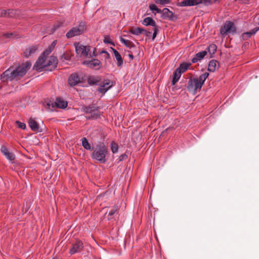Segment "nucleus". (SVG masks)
<instances>
[{"mask_svg": "<svg viewBox=\"0 0 259 259\" xmlns=\"http://www.w3.org/2000/svg\"><path fill=\"white\" fill-rule=\"evenodd\" d=\"M111 49L112 50L114 56L116 58V60L117 61V65L118 66H121L123 64V59L121 56V55L119 54V53L115 49L113 48H111Z\"/></svg>", "mask_w": 259, "mask_h": 259, "instance_id": "nucleus-23", "label": "nucleus"}, {"mask_svg": "<svg viewBox=\"0 0 259 259\" xmlns=\"http://www.w3.org/2000/svg\"><path fill=\"white\" fill-rule=\"evenodd\" d=\"M105 51H102L101 53H105Z\"/></svg>", "mask_w": 259, "mask_h": 259, "instance_id": "nucleus-50", "label": "nucleus"}, {"mask_svg": "<svg viewBox=\"0 0 259 259\" xmlns=\"http://www.w3.org/2000/svg\"><path fill=\"white\" fill-rule=\"evenodd\" d=\"M162 17L164 19H168L170 21H175L178 17L174 13L168 8H165L162 10Z\"/></svg>", "mask_w": 259, "mask_h": 259, "instance_id": "nucleus-17", "label": "nucleus"}, {"mask_svg": "<svg viewBox=\"0 0 259 259\" xmlns=\"http://www.w3.org/2000/svg\"><path fill=\"white\" fill-rule=\"evenodd\" d=\"M54 48V46L51 45L42 53L40 56H43L45 58H47L48 56L51 53Z\"/></svg>", "mask_w": 259, "mask_h": 259, "instance_id": "nucleus-30", "label": "nucleus"}, {"mask_svg": "<svg viewBox=\"0 0 259 259\" xmlns=\"http://www.w3.org/2000/svg\"><path fill=\"white\" fill-rule=\"evenodd\" d=\"M200 4H203L206 6L210 5L208 0H183L180 3L179 6L191 7L197 6Z\"/></svg>", "mask_w": 259, "mask_h": 259, "instance_id": "nucleus-8", "label": "nucleus"}, {"mask_svg": "<svg viewBox=\"0 0 259 259\" xmlns=\"http://www.w3.org/2000/svg\"><path fill=\"white\" fill-rule=\"evenodd\" d=\"M191 65V64L190 63L184 62L181 63L179 68H177V69H178V71L183 73H184Z\"/></svg>", "mask_w": 259, "mask_h": 259, "instance_id": "nucleus-26", "label": "nucleus"}, {"mask_svg": "<svg viewBox=\"0 0 259 259\" xmlns=\"http://www.w3.org/2000/svg\"><path fill=\"white\" fill-rule=\"evenodd\" d=\"M1 152L9 160L13 161L15 160V156L14 154L10 152L6 147L4 146H2Z\"/></svg>", "mask_w": 259, "mask_h": 259, "instance_id": "nucleus-19", "label": "nucleus"}, {"mask_svg": "<svg viewBox=\"0 0 259 259\" xmlns=\"http://www.w3.org/2000/svg\"><path fill=\"white\" fill-rule=\"evenodd\" d=\"M207 52L206 51H202L196 54L195 56L192 59V62L193 63H197L198 61L202 59L206 55Z\"/></svg>", "mask_w": 259, "mask_h": 259, "instance_id": "nucleus-21", "label": "nucleus"}, {"mask_svg": "<svg viewBox=\"0 0 259 259\" xmlns=\"http://www.w3.org/2000/svg\"><path fill=\"white\" fill-rule=\"evenodd\" d=\"M111 150L113 153H116L118 152V146L117 144L114 142H112L111 143Z\"/></svg>", "mask_w": 259, "mask_h": 259, "instance_id": "nucleus-33", "label": "nucleus"}, {"mask_svg": "<svg viewBox=\"0 0 259 259\" xmlns=\"http://www.w3.org/2000/svg\"><path fill=\"white\" fill-rule=\"evenodd\" d=\"M182 73H181L178 69H176L173 73V78L171 82L172 85H175L179 80Z\"/></svg>", "mask_w": 259, "mask_h": 259, "instance_id": "nucleus-25", "label": "nucleus"}, {"mask_svg": "<svg viewBox=\"0 0 259 259\" xmlns=\"http://www.w3.org/2000/svg\"><path fill=\"white\" fill-rule=\"evenodd\" d=\"M143 28L140 27H132L129 29V32L134 35H139L142 33Z\"/></svg>", "mask_w": 259, "mask_h": 259, "instance_id": "nucleus-27", "label": "nucleus"}, {"mask_svg": "<svg viewBox=\"0 0 259 259\" xmlns=\"http://www.w3.org/2000/svg\"><path fill=\"white\" fill-rule=\"evenodd\" d=\"M49 107H57L60 109H65L68 105V102L61 98H57L54 102H49L47 104Z\"/></svg>", "mask_w": 259, "mask_h": 259, "instance_id": "nucleus-10", "label": "nucleus"}, {"mask_svg": "<svg viewBox=\"0 0 259 259\" xmlns=\"http://www.w3.org/2000/svg\"><path fill=\"white\" fill-rule=\"evenodd\" d=\"M105 54H106V58H109V57H110V55H109V54L107 51H105Z\"/></svg>", "mask_w": 259, "mask_h": 259, "instance_id": "nucleus-48", "label": "nucleus"}, {"mask_svg": "<svg viewBox=\"0 0 259 259\" xmlns=\"http://www.w3.org/2000/svg\"><path fill=\"white\" fill-rule=\"evenodd\" d=\"M100 108L94 105H90L83 108V111L88 115L86 116L88 119H98L100 117Z\"/></svg>", "mask_w": 259, "mask_h": 259, "instance_id": "nucleus-6", "label": "nucleus"}, {"mask_svg": "<svg viewBox=\"0 0 259 259\" xmlns=\"http://www.w3.org/2000/svg\"><path fill=\"white\" fill-rule=\"evenodd\" d=\"M142 24L145 26H151L153 27L152 40H154L159 32V27L156 25L155 21L150 17L144 19Z\"/></svg>", "mask_w": 259, "mask_h": 259, "instance_id": "nucleus-9", "label": "nucleus"}, {"mask_svg": "<svg viewBox=\"0 0 259 259\" xmlns=\"http://www.w3.org/2000/svg\"><path fill=\"white\" fill-rule=\"evenodd\" d=\"M75 50L78 55L88 57L90 49L89 47L84 46L78 43L75 45Z\"/></svg>", "mask_w": 259, "mask_h": 259, "instance_id": "nucleus-13", "label": "nucleus"}, {"mask_svg": "<svg viewBox=\"0 0 259 259\" xmlns=\"http://www.w3.org/2000/svg\"><path fill=\"white\" fill-rule=\"evenodd\" d=\"M81 143L82 147L86 150H92L93 148L91 147V144L89 143L87 139L85 137L81 139Z\"/></svg>", "mask_w": 259, "mask_h": 259, "instance_id": "nucleus-28", "label": "nucleus"}, {"mask_svg": "<svg viewBox=\"0 0 259 259\" xmlns=\"http://www.w3.org/2000/svg\"><path fill=\"white\" fill-rule=\"evenodd\" d=\"M143 30L144 31H142V33H144V35L146 36H147V37H149L151 35V32L150 31H148L145 29H144L143 28Z\"/></svg>", "mask_w": 259, "mask_h": 259, "instance_id": "nucleus-38", "label": "nucleus"}, {"mask_svg": "<svg viewBox=\"0 0 259 259\" xmlns=\"http://www.w3.org/2000/svg\"><path fill=\"white\" fill-rule=\"evenodd\" d=\"M101 80V77L98 76H90L87 79L88 83L91 85H97Z\"/></svg>", "mask_w": 259, "mask_h": 259, "instance_id": "nucleus-24", "label": "nucleus"}, {"mask_svg": "<svg viewBox=\"0 0 259 259\" xmlns=\"http://www.w3.org/2000/svg\"><path fill=\"white\" fill-rule=\"evenodd\" d=\"M29 126L31 131L41 133L43 132V127H45L43 122L41 125H39L34 119L30 118L28 121Z\"/></svg>", "mask_w": 259, "mask_h": 259, "instance_id": "nucleus-11", "label": "nucleus"}, {"mask_svg": "<svg viewBox=\"0 0 259 259\" xmlns=\"http://www.w3.org/2000/svg\"><path fill=\"white\" fill-rule=\"evenodd\" d=\"M83 248V243L80 240H76L75 242L72 244V247L69 250L71 254L81 252Z\"/></svg>", "mask_w": 259, "mask_h": 259, "instance_id": "nucleus-12", "label": "nucleus"}, {"mask_svg": "<svg viewBox=\"0 0 259 259\" xmlns=\"http://www.w3.org/2000/svg\"><path fill=\"white\" fill-rule=\"evenodd\" d=\"M170 1L171 0H155V2L157 4L164 6L166 4H169Z\"/></svg>", "mask_w": 259, "mask_h": 259, "instance_id": "nucleus-34", "label": "nucleus"}, {"mask_svg": "<svg viewBox=\"0 0 259 259\" xmlns=\"http://www.w3.org/2000/svg\"><path fill=\"white\" fill-rule=\"evenodd\" d=\"M83 64L87 65L89 67L96 70L100 69L102 67V63L98 59H94L90 61H85Z\"/></svg>", "mask_w": 259, "mask_h": 259, "instance_id": "nucleus-15", "label": "nucleus"}, {"mask_svg": "<svg viewBox=\"0 0 259 259\" xmlns=\"http://www.w3.org/2000/svg\"><path fill=\"white\" fill-rule=\"evenodd\" d=\"M7 16L8 18H14L16 17L18 10L13 9H8Z\"/></svg>", "mask_w": 259, "mask_h": 259, "instance_id": "nucleus-31", "label": "nucleus"}, {"mask_svg": "<svg viewBox=\"0 0 259 259\" xmlns=\"http://www.w3.org/2000/svg\"><path fill=\"white\" fill-rule=\"evenodd\" d=\"M209 3H210V5L214 4L215 3L217 0H208Z\"/></svg>", "mask_w": 259, "mask_h": 259, "instance_id": "nucleus-46", "label": "nucleus"}, {"mask_svg": "<svg viewBox=\"0 0 259 259\" xmlns=\"http://www.w3.org/2000/svg\"><path fill=\"white\" fill-rule=\"evenodd\" d=\"M127 158V156L125 154H122L120 155L119 157L118 160L119 162L122 161L123 159H125Z\"/></svg>", "mask_w": 259, "mask_h": 259, "instance_id": "nucleus-39", "label": "nucleus"}, {"mask_svg": "<svg viewBox=\"0 0 259 259\" xmlns=\"http://www.w3.org/2000/svg\"><path fill=\"white\" fill-rule=\"evenodd\" d=\"M250 33V31L244 33L243 34V37L246 36L247 37H250L251 36V33Z\"/></svg>", "mask_w": 259, "mask_h": 259, "instance_id": "nucleus-44", "label": "nucleus"}, {"mask_svg": "<svg viewBox=\"0 0 259 259\" xmlns=\"http://www.w3.org/2000/svg\"><path fill=\"white\" fill-rule=\"evenodd\" d=\"M16 124L21 129L24 130L26 127V124L24 122H21L17 120L16 121Z\"/></svg>", "mask_w": 259, "mask_h": 259, "instance_id": "nucleus-36", "label": "nucleus"}, {"mask_svg": "<svg viewBox=\"0 0 259 259\" xmlns=\"http://www.w3.org/2000/svg\"><path fill=\"white\" fill-rule=\"evenodd\" d=\"M113 85V82L109 79H104L98 88V90L100 93L104 94Z\"/></svg>", "mask_w": 259, "mask_h": 259, "instance_id": "nucleus-14", "label": "nucleus"}, {"mask_svg": "<svg viewBox=\"0 0 259 259\" xmlns=\"http://www.w3.org/2000/svg\"><path fill=\"white\" fill-rule=\"evenodd\" d=\"M259 30V27H255V28H254L253 29H251L250 31V33H251V35H254V34L256 33V32Z\"/></svg>", "mask_w": 259, "mask_h": 259, "instance_id": "nucleus-40", "label": "nucleus"}, {"mask_svg": "<svg viewBox=\"0 0 259 259\" xmlns=\"http://www.w3.org/2000/svg\"><path fill=\"white\" fill-rule=\"evenodd\" d=\"M13 35V33H6L4 34V36H5L6 37L10 38L12 37Z\"/></svg>", "mask_w": 259, "mask_h": 259, "instance_id": "nucleus-43", "label": "nucleus"}, {"mask_svg": "<svg viewBox=\"0 0 259 259\" xmlns=\"http://www.w3.org/2000/svg\"><path fill=\"white\" fill-rule=\"evenodd\" d=\"M128 57L132 60L134 59V56L132 54H130L128 55Z\"/></svg>", "mask_w": 259, "mask_h": 259, "instance_id": "nucleus-47", "label": "nucleus"}, {"mask_svg": "<svg viewBox=\"0 0 259 259\" xmlns=\"http://www.w3.org/2000/svg\"><path fill=\"white\" fill-rule=\"evenodd\" d=\"M0 17H3V18L8 17L7 10H1L0 9Z\"/></svg>", "mask_w": 259, "mask_h": 259, "instance_id": "nucleus-37", "label": "nucleus"}, {"mask_svg": "<svg viewBox=\"0 0 259 259\" xmlns=\"http://www.w3.org/2000/svg\"><path fill=\"white\" fill-rule=\"evenodd\" d=\"M219 67V63L215 60H210L208 66V70L210 72H214Z\"/></svg>", "mask_w": 259, "mask_h": 259, "instance_id": "nucleus-22", "label": "nucleus"}, {"mask_svg": "<svg viewBox=\"0 0 259 259\" xmlns=\"http://www.w3.org/2000/svg\"><path fill=\"white\" fill-rule=\"evenodd\" d=\"M120 40L121 42H122L127 48H134L135 47V45H134V44L128 40H126L124 38H123L122 37H120Z\"/></svg>", "mask_w": 259, "mask_h": 259, "instance_id": "nucleus-29", "label": "nucleus"}, {"mask_svg": "<svg viewBox=\"0 0 259 259\" xmlns=\"http://www.w3.org/2000/svg\"><path fill=\"white\" fill-rule=\"evenodd\" d=\"M236 32V27L231 21H226L220 29V33L223 36H226L228 33L234 34Z\"/></svg>", "mask_w": 259, "mask_h": 259, "instance_id": "nucleus-7", "label": "nucleus"}, {"mask_svg": "<svg viewBox=\"0 0 259 259\" xmlns=\"http://www.w3.org/2000/svg\"><path fill=\"white\" fill-rule=\"evenodd\" d=\"M68 84L71 86L74 87L80 82H81V78L77 73L71 74L68 78Z\"/></svg>", "mask_w": 259, "mask_h": 259, "instance_id": "nucleus-16", "label": "nucleus"}, {"mask_svg": "<svg viewBox=\"0 0 259 259\" xmlns=\"http://www.w3.org/2000/svg\"><path fill=\"white\" fill-rule=\"evenodd\" d=\"M38 48V46H32L28 48L25 49V51L23 52L24 57L28 58L30 57L31 56H33Z\"/></svg>", "mask_w": 259, "mask_h": 259, "instance_id": "nucleus-18", "label": "nucleus"}, {"mask_svg": "<svg viewBox=\"0 0 259 259\" xmlns=\"http://www.w3.org/2000/svg\"><path fill=\"white\" fill-rule=\"evenodd\" d=\"M87 30V23L84 21H79L77 26L72 28L66 34L67 38L79 35L83 33Z\"/></svg>", "mask_w": 259, "mask_h": 259, "instance_id": "nucleus-5", "label": "nucleus"}, {"mask_svg": "<svg viewBox=\"0 0 259 259\" xmlns=\"http://www.w3.org/2000/svg\"><path fill=\"white\" fill-rule=\"evenodd\" d=\"M119 206L117 205L114 206L106 214H107V219L108 220H112L114 218L115 216L117 215L119 212Z\"/></svg>", "mask_w": 259, "mask_h": 259, "instance_id": "nucleus-20", "label": "nucleus"}, {"mask_svg": "<svg viewBox=\"0 0 259 259\" xmlns=\"http://www.w3.org/2000/svg\"><path fill=\"white\" fill-rule=\"evenodd\" d=\"M157 6L155 4H150L149 6V8L150 10L155 11Z\"/></svg>", "mask_w": 259, "mask_h": 259, "instance_id": "nucleus-41", "label": "nucleus"}, {"mask_svg": "<svg viewBox=\"0 0 259 259\" xmlns=\"http://www.w3.org/2000/svg\"><path fill=\"white\" fill-rule=\"evenodd\" d=\"M31 63L30 61H26L17 66L15 69L9 68L1 75L3 81H12L18 80L23 77L30 68Z\"/></svg>", "mask_w": 259, "mask_h": 259, "instance_id": "nucleus-1", "label": "nucleus"}, {"mask_svg": "<svg viewBox=\"0 0 259 259\" xmlns=\"http://www.w3.org/2000/svg\"><path fill=\"white\" fill-rule=\"evenodd\" d=\"M108 153V148L103 143H101L94 149L91 157L101 163H105L107 161L106 156Z\"/></svg>", "mask_w": 259, "mask_h": 259, "instance_id": "nucleus-4", "label": "nucleus"}, {"mask_svg": "<svg viewBox=\"0 0 259 259\" xmlns=\"http://www.w3.org/2000/svg\"><path fill=\"white\" fill-rule=\"evenodd\" d=\"M155 11H156V13L154 14L155 15H156V13H162V10H161L157 7H156V8L155 9Z\"/></svg>", "mask_w": 259, "mask_h": 259, "instance_id": "nucleus-45", "label": "nucleus"}, {"mask_svg": "<svg viewBox=\"0 0 259 259\" xmlns=\"http://www.w3.org/2000/svg\"><path fill=\"white\" fill-rule=\"evenodd\" d=\"M55 41H54L52 45H54H54H55Z\"/></svg>", "mask_w": 259, "mask_h": 259, "instance_id": "nucleus-49", "label": "nucleus"}, {"mask_svg": "<svg viewBox=\"0 0 259 259\" xmlns=\"http://www.w3.org/2000/svg\"><path fill=\"white\" fill-rule=\"evenodd\" d=\"M63 25V23H60L59 24H55L53 26V29L54 31L56 30L57 29H58L60 26H62Z\"/></svg>", "mask_w": 259, "mask_h": 259, "instance_id": "nucleus-42", "label": "nucleus"}, {"mask_svg": "<svg viewBox=\"0 0 259 259\" xmlns=\"http://www.w3.org/2000/svg\"><path fill=\"white\" fill-rule=\"evenodd\" d=\"M208 76L209 73L205 72L201 74L198 78L194 77L189 78L187 85V90L195 94L198 90L201 89Z\"/></svg>", "mask_w": 259, "mask_h": 259, "instance_id": "nucleus-3", "label": "nucleus"}, {"mask_svg": "<svg viewBox=\"0 0 259 259\" xmlns=\"http://www.w3.org/2000/svg\"><path fill=\"white\" fill-rule=\"evenodd\" d=\"M217 49V46L214 44H211L207 47L208 52L210 55H213L216 52Z\"/></svg>", "mask_w": 259, "mask_h": 259, "instance_id": "nucleus-32", "label": "nucleus"}, {"mask_svg": "<svg viewBox=\"0 0 259 259\" xmlns=\"http://www.w3.org/2000/svg\"><path fill=\"white\" fill-rule=\"evenodd\" d=\"M103 42L105 44H109L113 46H114V42L112 41V40H111L110 38L108 36H106L104 37V38L103 39Z\"/></svg>", "mask_w": 259, "mask_h": 259, "instance_id": "nucleus-35", "label": "nucleus"}, {"mask_svg": "<svg viewBox=\"0 0 259 259\" xmlns=\"http://www.w3.org/2000/svg\"><path fill=\"white\" fill-rule=\"evenodd\" d=\"M47 59L39 56L33 66V69L39 72L42 70L52 71L57 68L58 60L56 57L52 56L47 61Z\"/></svg>", "mask_w": 259, "mask_h": 259, "instance_id": "nucleus-2", "label": "nucleus"}]
</instances>
